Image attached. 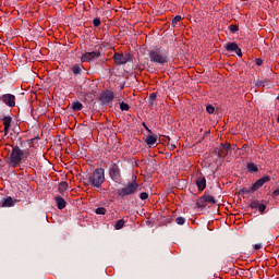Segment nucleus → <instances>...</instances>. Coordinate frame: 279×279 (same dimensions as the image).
Listing matches in <instances>:
<instances>
[{
	"instance_id": "1",
	"label": "nucleus",
	"mask_w": 279,
	"mask_h": 279,
	"mask_svg": "<svg viewBox=\"0 0 279 279\" xmlns=\"http://www.w3.org/2000/svg\"><path fill=\"white\" fill-rule=\"evenodd\" d=\"M84 180L85 186H94V189H101V184L106 182V170H104V168H97Z\"/></svg>"
},
{
	"instance_id": "2",
	"label": "nucleus",
	"mask_w": 279,
	"mask_h": 279,
	"mask_svg": "<svg viewBox=\"0 0 279 279\" xmlns=\"http://www.w3.org/2000/svg\"><path fill=\"white\" fill-rule=\"evenodd\" d=\"M23 158H29V150H22L21 147L14 146L9 156V165L16 168L21 165Z\"/></svg>"
},
{
	"instance_id": "3",
	"label": "nucleus",
	"mask_w": 279,
	"mask_h": 279,
	"mask_svg": "<svg viewBox=\"0 0 279 279\" xmlns=\"http://www.w3.org/2000/svg\"><path fill=\"white\" fill-rule=\"evenodd\" d=\"M150 62H154L155 64H167L169 62V58L165 56L162 52H160L159 49L151 50L149 53Z\"/></svg>"
},
{
	"instance_id": "4",
	"label": "nucleus",
	"mask_w": 279,
	"mask_h": 279,
	"mask_svg": "<svg viewBox=\"0 0 279 279\" xmlns=\"http://www.w3.org/2000/svg\"><path fill=\"white\" fill-rule=\"evenodd\" d=\"M133 57L132 53L126 52V53H119L114 52L113 54V62L118 65L121 66V64H128V62H132Z\"/></svg>"
},
{
	"instance_id": "5",
	"label": "nucleus",
	"mask_w": 279,
	"mask_h": 279,
	"mask_svg": "<svg viewBox=\"0 0 279 279\" xmlns=\"http://www.w3.org/2000/svg\"><path fill=\"white\" fill-rule=\"evenodd\" d=\"M135 191H138V183L132 182L128 186L118 190V195L125 197L128 195H134Z\"/></svg>"
},
{
	"instance_id": "6",
	"label": "nucleus",
	"mask_w": 279,
	"mask_h": 279,
	"mask_svg": "<svg viewBox=\"0 0 279 279\" xmlns=\"http://www.w3.org/2000/svg\"><path fill=\"white\" fill-rule=\"evenodd\" d=\"M98 58H101V51L99 50L85 52L81 57V62H93V60H97Z\"/></svg>"
},
{
	"instance_id": "7",
	"label": "nucleus",
	"mask_w": 279,
	"mask_h": 279,
	"mask_svg": "<svg viewBox=\"0 0 279 279\" xmlns=\"http://www.w3.org/2000/svg\"><path fill=\"white\" fill-rule=\"evenodd\" d=\"M1 101L9 106V108H14L16 106V97L12 94H4L1 96Z\"/></svg>"
},
{
	"instance_id": "8",
	"label": "nucleus",
	"mask_w": 279,
	"mask_h": 279,
	"mask_svg": "<svg viewBox=\"0 0 279 279\" xmlns=\"http://www.w3.org/2000/svg\"><path fill=\"white\" fill-rule=\"evenodd\" d=\"M109 175L113 182H121V169H119V166L113 165L109 171Z\"/></svg>"
},
{
	"instance_id": "9",
	"label": "nucleus",
	"mask_w": 279,
	"mask_h": 279,
	"mask_svg": "<svg viewBox=\"0 0 279 279\" xmlns=\"http://www.w3.org/2000/svg\"><path fill=\"white\" fill-rule=\"evenodd\" d=\"M271 178L269 175L263 177L259 180H257L251 187V193H254L258 191V189H262L266 182H270Z\"/></svg>"
},
{
	"instance_id": "10",
	"label": "nucleus",
	"mask_w": 279,
	"mask_h": 279,
	"mask_svg": "<svg viewBox=\"0 0 279 279\" xmlns=\"http://www.w3.org/2000/svg\"><path fill=\"white\" fill-rule=\"evenodd\" d=\"M114 99V93L111 90H105L100 94V101L102 104H110Z\"/></svg>"
},
{
	"instance_id": "11",
	"label": "nucleus",
	"mask_w": 279,
	"mask_h": 279,
	"mask_svg": "<svg viewBox=\"0 0 279 279\" xmlns=\"http://www.w3.org/2000/svg\"><path fill=\"white\" fill-rule=\"evenodd\" d=\"M230 149H232V145H230V143L220 144L219 149H218L219 158H226V156H228Z\"/></svg>"
},
{
	"instance_id": "12",
	"label": "nucleus",
	"mask_w": 279,
	"mask_h": 279,
	"mask_svg": "<svg viewBox=\"0 0 279 279\" xmlns=\"http://www.w3.org/2000/svg\"><path fill=\"white\" fill-rule=\"evenodd\" d=\"M2 125L4 126V136H8V134H10V129L12 128V117L5 116L2 118Z\"/></svg>"
},
{
	"instance_id": "13",
	"label": "nucleus",
	"mask_w": 279,
	"mask_h": 279,
	"mask_svg": "<svg viewBox=\"0 0 279 279\" xmlns=\"http://www.w3.org/2000/svg\"><path fill=\"white\" fill-rule=\"evenodd\" d=\"M225 48L227 51H233L234 53H236V56H243V52L241 51V48H239V44L236 43H228Z\"/></svg>"
},
{
	"instance_id": "14",
	"label": "nucleus",
	"mask_w": 279,
	"mask_h": 279,
	"mask_svg": "<svg viewBox=\"0 0 279 279\" xmlns=\"http://www.w3.org/2000/svg\"><path fill=\"white\" fill-rule=\"evenodd\" d=\"M250 207L253 210H259V213H265V210L267 209V205H265L256 199L251 202Z\"/></svg>"
},
{
	"instance_id": "15",
	"label": "nucleus",
	"mask_w": 279,
	"mask_h": 279,
	"mask_svg": "<svg viewBox=\"0 0 279 279\" xmlns=\"http://www.w3.org/2000/svg\"><path fill=\"white\" fill-rule=\"evenodd\" d=\"M196 186L198 191H204L206 189V177L201 175L196 179Z\"/></svg>"
},
{
	"instance_id": "16",
	"label": "nucleus",
	"mask_w": 279,
	"mask_h": 279,
	"mask_svg": "<svg viewBox=\"0 0 279 279\" xmlns=\"http://www.w3.org/2000/svg\"><path fill=\"white\" fill-rule=\"evenodd\" d=\"M201 199L202 202H206L207 204H217L215 196L210 195L208 192H205Z\"/></svg>"
},
{
	"instance_id": "17",
	"label": "nucleus",
	"mask_w": 279,
	"mask_h": 279,
	"mask_svg": "<svg viewBox=\"0 0 279 279\" xmlns=\"http://www.w3.org/2000/svg\"><path fill=\"white\" fill-rule=\"evenodd\" d=\"M56 203H57V207L59 208V210H63V208H66V201H64V198L60 195L54 197Z\"/></svg>"
},
{
	"instance_id": "18",
	"label": "nucleus",
	"mask_w": 279,
	"mask_h": 279,
	"mask_svg": "<svg viewBox=\"0 0 279 279\" xmlns=\"http://www.w3.org/2000/svg\"><path fill=\"white\" fill-rule=\"evenodd\" d=\"M16 204V201L12 198V196H8L7 198H3L2 201V207L3 208H11V206H14Z\"/></svg>"
},
{
	"instance_id": "19",
	"label": "nucleus",
	"mask_w": 279,
	"mask_h": 279,
	"mask_svg": "<svg viewBox=\"0 0 279 279\" xmlns=\"http://www.w3.org/2000/svg\"><path fill=\"white\" fill-rule=\"evenodd\" d=\"M145 143L147 145H156V143H158V137H156V135H147Z\"/></svg>"
},
{
	"instance_id": "20",
	"label": "nucleus",
	"mask_w": 279,
	"mask_h": 279,
	"mask_svg": "<svg viewBox=\"0 0 279 279\" xmlns=\"http://www.w3.org/2000/svg\"><path fill=\"white\" fill-rule=\"evenodd\" d=\"M247 169L251 173H258V166L255 163H247Z\"/></svg>"
},
{
	"instance_id": "21",
	"label": "nucleus",
	"mask_w": 279,
	"mask_h": 279,
	"mask_svg": "<svg viewBox=\"0 0 279 279\" xmlns=\"http://www.w3.org/2000/svg\"><path fill=\"white\" fill-rule=\"evenodd\" d=\"M66 189H69V183L66 181L59 183V193H64Z\"/></svg>"
},
{
	"instance_id": "22",
	"label": "nucleus",
	"mask_w": 279,
	"mask_h": 279,
	"mask_svg": "<svg viewBox=\"0 0 279 279\" xmlns=\"http://www.w3.org/2000/svg\"><path fill=\"white\" fill-rule=\"evenodd\" d=\"M84 108V105H82V102H80V101H75V102H73V105H72V110H74V111H80V110H82Z\"/></svg>"
},
{
	"instance_id": "23",
	"label": "nucleus",
	"mask_w": 279,
	"mask_h": 279,
	"mask_svg": "<svg viewBox=\"0 0 279 279\" xmlns=\"http://www.w3.org/2000/svg\"><path fill=\"white\" fill-rule=\"evenodd\" d=\"M72 73H73L74 75H80V73H82V68H80L77 64H74V65L72 66Z\"/></svg>"
},
{
	"instance_id": "24",
	"label": "nucleus",
	"mask_w": 279,
	"mask_h": 279,
	"mask_svg": "<svg viewBox=\"0 0 279 279\" xmlns=\"http://www.w3.org/2000/svg\"><path fill=\"white\" fill-rule=\"evenodd\" d=\"M123 226H125V220L120 219V220H118V221L116 222L114 228H116V230H121V228H123Z\"/></svg>"
},
{
	"instance_id": "25",
	"label": "nucleus",
	"mask_w": 279,
	"mask_h": 279,
	"mask_svg": "<svg viewBox=\"0 0 279 279\" xmlns=\"http://www.w3.org/2000/svg\"><path fill=\"white\" fill-rule=\"evenodd\" d=\"M180 21H182V16L181 15H177L173 20H172V27H177L178 23H180Z\"/></svg>"
},
{
	"instance_id": "26",
	"label": "nucleus",
	"mask_w": 279,
	"mask_h": 279,
	"mask_svg": "<svg viewBox=\"0 0 279 279\" xmlns=\"http://www.w3.org/2000/svg\"><path fill=\"white\" fill-rule=\"evenodd\" d=\"M175 223H178V226H184V223H186V219L184 217H178L175 219Z\"/></svg>"
},
{
	"instance_id": "27",
	"label": "nucleus",
	"mask_w": 279,
	"mask_h": 279,
	"mask_svg": "<svg viewBox=\"0 0 279 279\" xmlns=\"http://www.w3.org/2000/svg\"><path fill=\"white\" fill-rule=\"evenodd\" d=\"M120 110H125V111H128V110H130V105H128V104H125V102H121L120 104Z\"/></svg>"
},
{
	"instance_id": "28",
	"label": "nucleus",
	"mask_w": 279,
	"mask_h": 279,
	"mask_svg": "<svg viewBox=\"0 0 279 279\" xmlns=\"http://www.w3.org/2000/svg\"><path fill=\"white\" fill-rule=\"evenodd\" d=\"M206 110H207L208 114H214L215 113V107H213V105H208L206 107Z\"/></svg>"
},
{
	"instance_id": "29",
	"label": "nucleus",
	"mask_w": 279,
	"mask_h": 279,
	"mask_svg": "<svg viewBox=\"0 0 279 279\" xmlns=\"http://www.w3.org/2000/svg\"><path fill=\"white\" fill-rule=\"evenodd\" d=\"M96 215H106V208L104 207H98L96 209Z\"/></svg>"
},
{
	"instance_id": "30",
	"label": "nucleus",
	"mask_w": 279,
	"mask_h": 279,
	"mask_svg": "<svg viewBox=\"0 0 279 279\" xmlns=\"http://www.w3.org/2000/svg\"><path fill=\"white\" fill-rule=\"evenodd\" d=\"M140 198H141V199H148V198H149V194H148L147 192H142V193L140 194Z\"/></svg>"
},
{
	"instance_id": "31",
	"label": "nucleus",
	"mask_w": 279,
	"mask_h": 279,
	"mask_svg": "<svg viewBox=\"0 0 279 279\" xmlns=\"http://www.w3.org/2000/svg\"><path fill=\"white\" fill-rule=\"evenodd\" d=\"M101 25V20H99V17L94 20V26L95 27H99Z\"/></svg>"
},
{
	"instance_id": "32",
	"label": "nucleus",
	"mask_w": 279,
	"mask_h": 279,
	"mask_svg": "<svg viewBox=\"0 0 279 279\" xmlns=\"http://www.w3.org/2000/svg\"><path fill=\"white\" fill-rule=\"evenodd\" d=\"M230 29L232 33H234V32H238L239 27H236V25H231Z\"/></svg>"
},
{
	"instance_id": "33",
	"label": "nucleus",
	"mask_w": 279,
	"mask_h": 279,
	"mask_svg": "<svg viewBox=\"0 0 279 279\" xmlns=\"http://www.w3.org/2000/svg\"><path fill=\"white\" fill-rule=\"evenodd\" d=\"M257 66H263V59H256Z\"/></svg>"
},
{
	"instance_id": "34",
	"label": "nucleus",
	"mask_w": 279,
	"mask_h": 279,
	"mask_svg": "<svg viewBox=\"0 0 279 279\" xmlns=\"http://www.w3.org/2000/svg\"><path fill=\"white\" fill-rule=\"evenodd\" d=\"M143 128H145V130H146L149 134H151V130H149V128H147V124H145V122H143Z\"/></svg>"
},
{
	"instance_id": "35",
	"label": "nucleus",
	"mask_w": 279,
	"mask_h": 279,
	"mask_svg": "<svg viewBox=\"0 0 279 279\" xmlns=\"http://www.w3.org/2000/svg\"><path fill=\"white\" fill-rule=\"evenodd\" d=\"M263 248V244H255L254 245V250H262Z\"/></svg>"
},
{
	"instance_id": "36",
	"label": "nucleus",
	"mask_w": 279,
	"mask_h": 279,
	"mask_svg": "<svg viewBox=\"0 0 279 279\" xmlns=\"http://www.w3.org/2000/svg\"><path fill=\"white\" fill-rule=\"evenodd\" d=\"M168 147H169L170 150L175 149V145L174 144H168Z\"/></svg>"
},
{
	"instance_id": "37",
	"label": "nucleus",
	"mask_w": 279,
	"mask_h": 279,
	"mask_svg": "<svg viewBox=\"0 0 279 279\" xmlns=\"http://www.w3.org/2000/svg\"><path fill=\"white\" fill-rule=\"evenodd\" d=\"M150 99L154 101L156 99V94H150Z\"/></svg>"
},
{
	"instance_id": "38",
	"label": "nucleus",
	"mask_w": 279,
	"mask_h": 279,
	"mask_svg": "<svg viewBox=\"0 0 279 279\" xmlns=\"http://www.w3.org/2000/svg\"><path fill=\"white\" fill-rule=\"evenodd\" d=\"M167 140H168V141H171V137L167 136Z\"/></svg>"
},
{
	"instance_id": "39",
	"label": "nucleus",
	"mask_w": 279,
	"mask_h": 279,
	"mask_svg": "<svg viewBox=\"0 0 279 279\" xmlns=\"http://www.w3.org/2000/svg\"><path fill=\"white\" fill-rule=\"evenodd\" d=\"M277 99H279V97H277Z\"/></svg>"
}]
</instances>
